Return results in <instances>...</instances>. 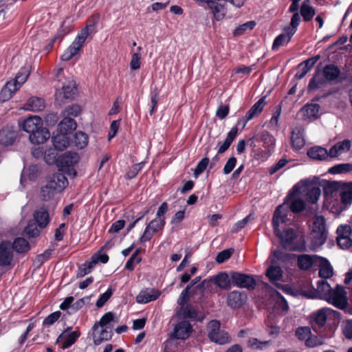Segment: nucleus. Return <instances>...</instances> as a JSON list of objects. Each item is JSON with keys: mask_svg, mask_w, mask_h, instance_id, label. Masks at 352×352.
I'll use <instances>...</instances> for the list:
<instances>
[{"mask_svg": "<svg viewBox=\"0 0 352 352\" xmlns=\"http://www.w3.org/2000/svg\"><path fill=\"white\" fill-rule=\"evenodd\" d=\"M67 133L60 132L58 130L52 137L53 145L58 151L65 150L69 145V138Z\"/></svg>", "mask_w": 352, "mask_h": 352, "instance_id": "nucleus-21", "label": "nucleus"}, {"mask_svg": "<svg viewBox=\"0 0 352 352\" xmlns=\"http://www.w3.org/2000/svg\"><path fill=\"white\" fill-rule=\"evenodd\" d=\"M81 109L78 105H71L65 109L63 115L64 116H77L80 114Z\"/></svg>", "mask_w": 352, "mask_h": 352, "instance_id": "nucleus-61", "label": "nucleus"}, {"mask_svg": "<svg viewBox=\"0 0 352 352\" xmlns=\"http://www.w3.org/2000/svg\"><path fill=\"white\" fill-rule=\"evenodd\" d=\"M331 287L329 284L325 280H318L317 283V289L313 287L305 289H302L300 294L302 296L307 298H321L326 299V297L330 294Z\"/></svg>", "mask_w": 352, "mask_h": 352, "instance_id": "nucleus-8", "label": "nucleus"}, {"mask_svg": "<svg viewBox=\"0 0 352 352\" xmlns=\"http://www.w3.org/2000/svg\"><path fill=\"white\" fill-rule=\"evenodd\" d=\"M45 108V102L43 99L38 97L30 98L23 109L26 111H41Z\"/></svg>", "mask_w": 352, "mask_h": 352, "instance_id": "nucleus-34", "label": "nucleus"}, {"mask_svg": "<svg viewBox=\"0 0 352 352\" xmlns=\"http://www.w3.org/2000/svg\"><path fill=\"white\" fill-rule=\"evenodd\" d=\"M340 196L342 204H350L352 202V182L346 184L344 186L341 185Z\"/></svg>", "mask_w": 352, "mask_h": 352, "instance_id": "nucleus-36", "label": "nucleus"}, {"mask_svg": "<svg viewBox=\"0 0 352 352\" xmlns=\"http://www.w3.org/2000/svg\"><path fill=\"white\" fill-rule=\"evenodd\" d=\"M324 342V340L322 337L309 336L305 341V344L309 347H314L318 345H322Z\"/></svg>", "mask_w": 352, "mask_h": 352, "instance_id": "nucleus-56", "label": "nucleus"}, {"mask_svg": "<svg viewBox=\"0 0 352 352\" xmlns=\"http://www.w3.org/2000/svg\"><path fill=\"white\" fill-rule=\"evenodd\" d=\"M216 285L223 289H229L232 282V274L230 276L226 272H221L213 277Z\"/></svg>", "mask_w": 352, "mask_h": 352, "instance_id": "nucleus-32", "label": "nucleus"}, {"mask_svg": "<svg viewBox=\"0 0 352 352\" xmlns=\"http://www.w3.org/2000/svg\"><path fill=\"white\" fill-rule=\"evenodd\" d=\"M76 94V86L72 76H68L61 82V85H58L56 91V100L63 102L64 100H71L74 98Z\"/></svg>", "mask_w": 352, "mask_h": 352, "instance_id": "nucleus-5", "label": "nucleus"}, {"mask_svg": "<svg viewBox=\"0 0 352 352\" xmlns=\"http://www.w3.org/2000/svg\"><path fill=\"white\" fill-rule=\"evenodd\" d=\"M320 107L316 103H309L302 107L299 111V116L304 120L313 121L319 118Z\"/></svg>", "mask_w": 352, "mask_h": 352, "instance_id": "nucleus-13", "label": "nucleus"}, {"mask_svg": "<svg viewBox=\"0 0 352 352\" xmlns=\"http://www.w3.org/2000/svg\"><path fill=\"white\" fill-rule=\"evenodd\" d=\"M73 143L78 148H85L88 144L87 135L81 131L76 132L74 137Z\"/></svg>", "mask_w": 352, "mask_h": 352, "instance_id": "nucleus-41", "label": "nucleus"}, {"mask_svg": "<svg viewBox=\"0 0 352 352\" xmlns=\"http://www.w3.org/2000/svg\"><path fill=\"white\" fill-rule=\"evenodd\" d=\"M291 142L294 148L296 150L301 149L305 144L304 139V129L296 127L293 129L291 135Z\"/></svg>", "mask_w": 352, "mask_h": 352, "instance_id": "nucleus-22", "label": "nucleus"}, {"mask_svg": "<svg viewBox=\"0 0 352 352\" xmlns=\"http://www.w3.org/2000/svg\"><path fill=\"white\" fill-rule=\"evenodd\" d=\"M12 248L17 252H24L29 250L30 245L25 239L23 238H18L14 241L13 247Z\"/></svg>", "mask_w": 352, "mask_h": 352, "instance_id": "nucleus-48", "label": "nucleus"}, {"mask_svg": "<svg viewBox=\"0 0 352 352\" xmlns=\"http://www.w3.org/2000/svg\"><path fill=\"white\" fill-rule=\"evenodd\" d=\"M269 344V341L261 342L255 338H251L248 340V346L253 349H263Z\"/></svg>", "mask_w": 352, "mask_h": 352, "instance_id": "nucleus-52", "label": "nucleus"}, {"mask_svg": "<svg viewBox=\"0 0 352 352\" xmlns=\"http://www.w3.org/2000/svg\"><path fill=\"white\" fill-rule=\"evenodd\" d=\"M234 253V250L232 248L224 250L222 252H219L216 258V261L218 263H222L228 258H230V256Z\"/></svg>", "mask_w": 352, "mask_h": 352, "instance_id": "nucleus-58", "label": "nucleus"}, {"mask_svg": "<svg viewBox=\"0 0 352 352\" xmlns=\"http://www.w3.org/2000/svg\"><path fill=\"white\" fill-rule=\"evenodd\" d=\"M192 332V327L190 324L186 320L178 322L174 327L173 331L171 334V339L165 342V349L168 345L172 342L173 338L185 340L188 338Z\"/></svg>", "mask_w": 352, "mask_h": 352, "instance_id": "nucleus-11", "label": "nucleus"}, {"mask_svg": "<svg viewBox=\"0 0 352 352\" xmlns=\"http://www.w3.org/2000/svg\"><path fill=\"white\" fill-rule=\"evenodd\" d=\"M113 294L112 289L109 288L104 294L100 295L98 300L96 302V306L98 307H102L105 302L110 298Z\"/></svg>", "mask_w": 352, "mask_h": 352, "instance_id": "nucleus-62", "label": "nucleus"}, {"mask_svg": "<svg viewBox=\"0 0 352 352\" xmlns=\"http://www.w3.org/2000/svg\"><path fill=\"white\" fill-rule=\"evenodd\" d=\"M325 300L340 309L346 308L348 304L346 292L341 286L332 289Z\"/></svg>", "mask_w": 352, "mask_h": 352, "instance_id": "nucleus-10", "label": "nucleus"}, {"mask_svg": "<svg viewBox=\"0 0 352 352\" xmlns=\"http://www.w3.org/2000/svg\"><path fill=\"white\" fill-rule=\"evenodd\" d=\"M341 185L337 182H325L322 185L324 193L326 195L336 196L337 193H340Z\"/></svg>", "mask_w": 352, "mask_h": 352, "instance_id": "nucleus-38", "label": "nucleus"}, {"mask_svg": "<svg viewBox=\"0 0 352 352\" xmlns=\"http://www.w3.org/2000/svg\"><path fill=\"white\" fill-rule=\"evenodd\" d=\"M95 266L91 263V261H89L88 263H85V264L82 265L79 267L78 273H77V276L78 277H83V276H85V275L88 274L89 273H90L91 272L92 269Z\"/></svg>", "mask_w": 352, "mask_h": 352, "instance_id": "nucleus-55", "label": "nucleus"}, {"mask_svg": "<svg viewBox=\"0 0 352 352\" xmlns=\"http://www.w3.org/2000/svg\"><path fill=\"white\" fill-rule=\"evenodd\" d=\"M342 333L348 339H352V320H348L342 325Z\"/></svg>", "mask_w": 352, "mask_h": 352, "instance_id": "nucleus-64", "label": "nucleus"}, {"mask_svg": "<svg viewBox=\"0 0 352 352\" xmlns=\"http://www.w3.org/2000/svg\"><path fill=\"white\" fill-rule=\"evenodd\" d=\"M113 318L114 316L113 313L107 312L104 314L100 318V321L94 324V326L93 327V329L96 330L98 327H107L111 329L113 327L111 322H113Z\"/></svg>", "mask_w": 352, "mask_h": 352, "instance_id": "nucleus-39", "label": "nucleus"}, {"mask_svg": "<svg viewBox=\"0 0 352 352\" xmlns=\"http://www.w3.org/2000/svg\"><path fill=\"white\" fill-rule=\"evenodd\" d=\"M327 230L325 219L322 216H316L314 219L311 236L313 240L314 247L318 248L322 245L327 239Z\"/></svg>", "mask_w": 352, "mask_h": 352, "instance_id": "nucleus-4", "label": "nucleus"}, {"mask_svg": "<svg viewBox=\"0 0 352 352\" xmlns=\"http://www.w3.org/2000/svg\"><path fill=\"white\" fill-rule=\"evenodd\" d=\"M300 196L302 195L299 194V192H296L292 189V192H290L285 201L281 205L284 206V209L282 210L280 215L287 217L288 207L295 213L302 211L305 207V204Z\"/></svg>", "mask_w": 352, "mask_h": 352, "instance_id": "nucleus-9", "label": "nucleus"}, {"mask_svg": "<svg viewBox=\"0 0 352 352\" xmlns=\"http://www.w3.org/2000/svg\"><path fill=\"white\" fill-rule=\"evenodd\" d=\"M317 255L301 254L298 256V265L302 270H308L313 265H316L318 258Z\"/></svg>", "mask_w": 352, "mask_h": 352, "instance_id": "nucleus-31", "label": "nucleus"}, {"mask_svg": "<svg viewBox=\"0 0 352 352\" xmlns=\"http://www.w3.org/2000/svg\"><path fill=\"white\" fill-rule=\"evenodd\" d=\"M311 329L307 327H299L296 329V335L299 340L306 341L307 339L311 336Z\"/></svg>", "mask_w": 352, "mask_h": 352, "instance_id": "nucleus-57", "label": "nucleus"}, {"mask_svg": "<svg viewBox=\"0 0 352 352\" xmlns=\"http://www.w3.org/2000/svg\"><path fill=\"white\" fill-rule=\"evenodd\" d=\"M79 336V331H71V328H67L58 337L56 343L60 342L63 340H64L62 348L63 349H65L71 346L73 344H74Z\"/></svg>", "mask_w": 352, "mask_h": 352, "instance_id": "nucleus-15", "label": "nucleus"}, {"mask_svg": "<svg viewBox=\"0 0 352 352\" xmlns=\"http://www.w3.org/2000/svg\"><path fill=\"white\" fill-rule=\"evenodd\" d=\"M294 34V31L290 32L285 28L284 32L275 38L272 44V50H277L280 47L286 45L289 43Z\"/></svg>", "mask_w": 352, "mask_h": 352, "instance_id": "nucleus-28", "label": "nucleus"}, {"mask_svg": "<svg viewBox=\"0 0 352 352\" xmlns=\"http://www.w3.org/2000/svg\"><path fill=\"white\" fill-rule=\"evenodd\" d=\"M14 133L9 130H1L0 131V144L3 146H9L14 141Z\"/></svg>", "mask_w": 352, "mask_h": 352, "instance_id": "nucleus-42", "label": "nucleus"}, {"mask_svg": "<svg viewBox=\"0 0 352 352\" xmlns=\"http://www.w3.org/2000/svg\"><path fill=\"white\" fill-rule=\"evenodd\" d=\"M13 259V252L10 242L3 241L0 244V265H11Z\"/></svg>", "mask_w": 352, "mask_h": 352, "instance_id": "nucleus-16", "label": "nucleus"}, {"mask_svg": "<svg viewBox=\"0 0 352 352\" xmlns=\"http://www.w3.org/2000/svg\"><path fill=\"white\" fill-rule=\"evenodd\" d=\"M160 295V292L155 289H146L141 291L136 296L138 303L146 304L156 300Z\"/></svg>", "mask_w": 352, "mask_h": 352, "instance_id": "nucleus-23", "label": "nucleus"}, {"mask_svg": "<svg viewBox=\"0 0 352 352\" xmlns=\"http://www.w3.org/2000/svg\"><path fill=\"white\" fill-rule=\"evenodd\" d=\"M209 164V159L208 157L203 158L197 164L194 171V175L197 177L201 173H202L207 168Z\"/></svg>", "mask_w": 352, "mask_h": 352, "instance_id": "nucleus-59", "label": "nucleus"}, {"mask_svg": "<svg viewBox=\"0 0 352 352\" xmlns=\"http://www.w3.org/2000/svg\"><path fill=\"white\" fill-rule=\"evenodd\" d=\"M192 287V284H189L187 285L185 289H184L182 293L180 294L177 303L179 305L184 306L186 305V303L188 299V294L190 288Z\"/></svg>", "mask_w": 352, "mask_h": 352, "instance_id": "nucleus-60", "label": "nucleus"}, {"mask_svg": "<svg viewBox=\"0 0 352 352\" xmlns=\"http://www.w3.org/2000/svg\"><path fill=\"white\" fill-rule=\"evenodd\" d=\"M300 17L298 13L296 12V13H294V14L293 15V16L292 18L290 26H288L285 28L287 30H289L290 32L294 31V34H295L296 32V30H297V27L298 26V25L300 23Z\"/></svg>", "mask_w": 352, "mask_h": 352, "instance_id": "nucleus-63", "label": "nucleus"}, {"mask_svg": "<svg viewBox=\"0 0 352 352\" xmlns=\"http://www.w3.org/2000/svg\"><path fill=\"white\" fill-rule=\"evenodd\" d=\"M22 127L25 131L32 134L43 127V120L37 116H30L24 120Z\"/></svg>", "mask_w": 352, "mask_h": 352, "instance_id": "nucleus-18", "label": "nucleus"}, {"mask_svg": "<svg viewBox=\"0 0 352 352\" xmlns=\"http://www.w3.org/2000/svg\"><path fill=\"white\" fill-rule=\"evenodd\" d=\"M337 314V311L330 308H322L315 313L314 320L319 325H323L329 316L332 314L336 315Z\"/></svg>", "mask_w": 352, "mask_h": 352, "instance_id": "nucleus-35", "label": "nucleus"}, {"mask_svg": "<svg viewBox=\"0 0 352 352\" xmlns=\"http://www.w3.org/2000/svg\"><path fill=\"white\" fill-rule=\"evenodd\" d=\"M351 142L348 140H344L336 143L329 151L330 158L338 157L348 153L351 148Z\"/></svg>", "mask_w": 352, "mask_h": 352, "instance_id": "nucleus-17", "label": "nucleus"}, {"mask_svg": "<svg viewBox=\"0 0 352 352\" xmlns=\"http://www.w3.org/2000/svg\"><path fill=\"white\" fill-rule=\"evenodd\" d=\"M109 261V256L107 254L102 253V251H98L97 253L94 254L91 257V263L94 266L98 263L101 262L102 263H106Z\"/></svg>", "mask_w": 352, "mask_h": 352, "instance_id": "nucleus-54", "label": "nucleus"}, {"mask_svg": "<svg viewBox=\"0 0 352 352\" xmlns=\"http://www.w3.org/2000/svg\"><path fill=\"white\" fill-rule=\"evenodd\" d=\"M352 170V165L350 164H342L334 166L329 169V172L332 174H339L347 173Z\"/></svg>", "mask_w": 352, "mask_h": 352, "instance_id": "nucleus-51", "label": "nucleus"}, {"mask_svg": "<svg viewBox=\"0 0 352 352\" xmlns=\"http://www.w3.org/2000/svg\"><path fill=\"white\" fill-rule=\"evenodd\" d=\"M339 74V69L333 65H327L323 70L324 77L329 80L336 79L338 76Z\"/></svg>", "mask_w": 352, "mask_h": 352, "instance_id": "nucleus-45", "label": "nucleus"}, {"mask_svg": "<svg viewBox=\"0 0 352 352\" xmlns=\"http://www.w3.org/2000/svg\"><path fill=\"white\" fill-rule=\"evenodd\" d=\"M142 56L139 52L132 54L131 60L130 61V68L131 70H138L141 67Z\"/></svg>", "mask_w": 352, "mask_h": 352, "instance_id": "nucleus-53", "label": "nucleus"}, {"mask_svg": "<svg viewBox=\"0 0 352 352\" xmlns=\"http://www.w3.org/2000/svg\"><path fill=\"white\" fill-rule=\"evenodd\" d=\"M207 329L208 337L211 341L219 344H225L230 342L228 333L220 329V322L218 320L210 321Z\"/></svg>", "mask_w": 352, "mask_h": 352, "instance_id": "nucleus-7", "label": "nucleus"}, {"mask_svg": "<svg viewBox=\"0 0 352 352\" xmlns=\"http://www.w3.org/2000/svg\"><path fill=\"white\" fill-rule=\"evenodd\" d=\"M266 275L272 283L278 280L282 277V270L280 267L270 266L267 272Z\"/></svg>", "mask_w": 352, "mask_h": 352, "instance_id": "nucleus-44", "label": "nucleus"}, {"mask_svg": "<svg viewBox=\"0 0 352 352\" xmlns=\"http://www.w3.org/2000/svg\"><path fill=\"white\" fill-rule=\"evenodd\" d=\"M284 209L283 206H279L275 210L273 217V226L274 234L278 237L284 246H289L293 240L296 238V234L293 229H287L281 231L279 228L280 223H286L287 217L284 215H280L282 210Z\"/></svg>", "mask_w": 352, "mask_h": 352, "instance_id": "nucleus-2", "label": "nucleus"}, {"mask_svg": "<svg viewBox=\"0 0 352 352\" xmlns=\"http://www.w3.org/2000/svg\"><path fill=\"white\" fill-rule=\"evenodd\" d=\"M247 296L238 291L230 292L227 296L228 305L232 308H239L245 304Z\"/></svg>", "mask_w": 352, "mask_h": 352, "instance_id": "nucleus-19", "label": "nucleus"}, {"mask_svg": "<svg viewBox=\"0 0 352 352\" xmlns=\"http://www.w3.org/2000/svg\"><path fill=\"white\" fill-rule=\"evenodd\" d=\"M89 35V30L85 28L82 30L80 33L76 36L73 43L67 48L62 54L60 58L63 61H68L78 54L82 47L85 40Z\"/></svg>", "mask_w": 352, "mask_h": 352, "instance_id": "nucleus-6", "label": "nucleus"}, {"mask_svg": "<svg viewBox=\"0 0 352 352\" xmlns=\"http://www.w3.org/2000/svg\"><path fill=\"white\" fill-rule=\"evenodd\" d=\"M178 314L184 318H195L197 316L195 308L190 305L182 306Z\"/></svg>", "mask_w": 352, "mask_h": 352, "instance_id": "nucleus-46", "label": "nucleus"}, {"mask_svg": "<svg viewBox=\"0 0 352 352\" xmlns=\"http://www.w3.org/2000/svg\"><path fill=\"white\" fill-rule=\"evenodd\" d=\"M307 155L315 160H325L330 158L329 151L323 147L316 146L309 148L307 151Z\"/></svg>", "mask_w": 352, "mask_h": 352, "instance_id": "nucleus-27", "label": "nucleus"}, {"mask_svg": "<svg viewBox=\"0 0 352 352\" xmlns=\"http://www.w3.org/2000/svg\"><path fill=\"white\" fill-rule=\"evenodd\" d=\"M309 0L305 1L300 8V14L305 21H309L315 14L314 9L308 4Z\"/></svg>", "mask_w": 352, "mask_h": 352, "instance_id": "nucleus-43", "label": "nucleus"}, {"mask_svg": "<svg viewBox=\"0 0 352 352\" xmlns=\"http://www.w3.org/2000/svg\"><path fill=\"white\" fill-rule=\"evenodd\" d=\"M50 137V133L46 128H41L30 135V140L32 143L39 144L44 143Z\"/></svg>", "mask_w": 352, "mask_h": 352, "instance_id": "nucleus-26", "label": "nucleus"}, {"mask_svg": "<svg viewBox=\"0 0 352 352\" xmlns=\"http://www.w3.org/2000/svg\"><path fill=\"white\" fill-rule=\"evenodd\" d=\"M260 140L263 142V146L270 152L275 146V138L267 131H263L260 135Z\"/></svg>", "mask_w": 352, "mask_h": 352, "instance_id": "nucleus-40", "label": "nucleus"}, {"mask_svg": "<svg viewBox=\"0 0 352 352\" xmlns=\"http://www.w3.org/2000/svg\"><path fill=\"white\" fill-rule=\"evenodd\" d=\"M166 224L164 219H154L146 227L142 235L140 238L141 243L149 241L153 236L162 231Z\"/></svg>", "mask_w": 352, "mask_h": 352, "instance_id": "nucleus-12", "label": "nucleus"}, {"mask_svg": "<svg viewBox=\"0 0 352 352\" xmlns=\"http://www.w3.org/2000/svg\"><path fill=\"white\" fill-rule=\"evenodd\" d=\"M112 337L111 329L103 327L100 329H96L94 330V342L95 344L98 345L102 342L109 340Z\"/></svg>", "mask_w": 352, "mask_h": 352, "instance_id": "nucleus-29", "label": "nucleus"}, {"mask_svg": "<svg viewBox=\"0 0 352 352\" xmlns=\"http://www.w3.org/2000/svg\"><path fill=\"white\" fill-rule=\"evenodd\" d=\"M219 1L218 0H212L210 3H207L217 21H221L224 19L227 13L226 5L219 3Z\"/></svg>", "mask_w": 352, "mask_h": 352, "instance_id": "nucleus-20", "label": "nucleus"}, {"mask_svg": "<svg viewBox=\"0 0 352 352\" xmlns=\"http://www.w3.org/2000/svg\"><path fill=\"white\" fill-rule=\"evenodd\" d=\"M271 296L276 300L277 306L282 311H286L288 309V305L285 298L276 291H272Z\"/></svg>", "mask_w": 352, "mask_h": 352, "instance_id": "nucleus-50", "label": "nucleus"}, {"mask_svg": "<svg viewBox=\"0 0 352 352\" xmlns=\"http://www.w3.org/2000/svg\"><path fill=\"white\" fill-rule=\"evenodd\" d=\"M68 185L66 177L61 173L54 174L41 188V196L45 201L50 200L56 194L61 192Z\"/></svg>", "mask_w": 352, "mask_h": 352, "instance_id": "nucleus-1", "label": "nucleus"}, {"mask_svg": "<svg viewBox=\"0 0 352 352\" xmlns=\"http://www.w3.org/2000/svg\"><path fill=\"white\" fill-rule=\"evenodd\" d=\"M237 132H238V129L236 127L232 128L231 130L228 133L225 141L223 142H218V144H217V146H218L217 154H222L226 151H227L228 149L230 144H232V142H233L234 138L236 137Z\"/></svg>", "mask_w": 352, "mask_h": 352, "instance_id": "nucleus-30", "label": "nucleus"}, {"mask_svg": "<svg viewBox=\"0 0 352 352\" xmlns=\"http://www.w3.org/2000/svg\"><path fill=\"white\" fill-rule=\"evenodd\" d=\"M256 25V23L253 21H248L245 23L237 28L234 30L233 34L234 36H241L248 31L252 30L254 26Z\"/></svg>", "mask_w": 352, "mask_h": 352, "instance_id": "nucleus-47", "label": "nucleus"}, {"mask_svg": "<svg viewBox=\"0 0 352 352\" xmlns=\"http://www.w3.org/2000/svg\"><path fill=\"white\" fill-rule=\"evenodd\" d=\"M232 282L238 287L252 289L256 285L255 280L250 275L237 272L232 273Z\"/></svg>", "mask_w": 352, "mask_h": 352, "instance_id": "nucleus-14", "label": "nucleus"}, {"mask_svg": "<svg viewBox=\"0 0 352 352\" xmlns=\"http://www.w3.org/2000/svg\"><path fill=\"white\" fill-rule=\"evenodd\" d=\"M30 72L29 67H22L16 74L14 80L18 83V85L21 86L27 80L30 75Z\"/></svg>", "mask_w": 352, "mask_h": 352, "instance_id": "nucleus-49", "label": "nucleus"}, {"mask_svg": "<svg viewBox=\"0 0 352 352\" xmlns=\"http://www.w3.org/2000/svg\"><path fill=\"white\" fill-rule=\"evenodd\" d=\"M265 104V98L259 99L248 111L245 117L243 126H245L248 121L258 116L263 111Z\"/></svg>", "mask_w": 352, "mask_h": 352, "instance_id": "nucleus-25", "label": "nucleus"}, {"mask_svg": "<svg viewBox=\"0 0 352 352\" xmlns=\"http://www.w3.org/2000/svg\"><path fill=\"white\" fill-rule=\"evenodd\" d=\"M34 219L40 228H45L50 221L48 212L43 208H41L35 211L34 214Z\"/></svg>", "mask_w": 352, "mask_h": 352, "instance_id": "nucleus-33", "label": "nucleus"}, {"mask_svg": "<svg viewBox=\"0 0 352 352\" xmlns=\"http://www.w3.org/2000/svg\"><path fill=\"white\" fill-rule=\"evenodd\" d=\"M293 190L299 192V194L305 197L307 201L311 204H315L318 200L321 190L317 182L302 181L295 185Z\"/></svg>", "mask_w": 352, "mask_h": 352, "instance_id": "nucleus-3", "label": "nucleus"}, {"mask_svg": "<svg viewBox=\"0 0 352 352\" xmlns=\"http://www.w3.org/2000/svg\"><path fill=\"white\" fill-rule=\"evenodd\" d=\"M316 265L319 267V276L323 278H329L333 275V268L329 262L324 258L319 256Z\"/></svg>", "mask_w": 352, "mask_h": 352, "instance_id": "nucleus-24", "label": "nucleus"}, {"mask_svg": "<svg viewBox=\"0 0 352 352\" xmlns=\"http://www.w3.org/2000/svg\"><path fill=\"white\" fill-rule=\"evenodd\" d=\"M76 127V124L74 120L71 118L65 117L58 124L57 130H58L60 132H64L65 133L69 134L72 131L75 130Z\"/></svg>", "mask_w": 352, "mask_h": 352, "instance_id": "nucleus-37", "label": "nucleus"}]
</instances>
